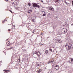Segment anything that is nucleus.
I'll return each mask as SVG.
<instances>
[{
    "instance_id": "nucleus-1",
    "label": "nucleus",
    "mask_w": 73,
    "mask_h": 73,
    "mask_svg": "<svg viewBox=\"0 0 73 73\" xmlns=\"http://www.w3.org/2000/svg\"><path fill=\"white\" fill-rule=\"evenodd\" d=\"M10 4L11 6H12L13 7H16L17 3L15 2H12V1H10Z\"/></svg>"
},
{
    "instance_id": "nucleus-2",
    "label": "nucleus",
    "mask_w": 73,
    "mask_h": 73,
    "mask_svg": "<svg viewBox=\"0 0 73 73\" xmlns=\"http://www.w3.org/2000/svg\"><path fill=\"white\" fill-rule=\"evenodd\" d=\"M72 44L70 43H66V45L65 46L66 48H68L69 50L72 47Z\"/></svg>"
},
{
    "instance_id": "nucleus-3",
    "label": "nucleus",
    "mask_w": 73,
    "mask_h": 73,
    "mask_svg": "<svg viewBox=\"0 0 73 73\" xmlns=\"http://www.w3.org/2000/svg\"><path fill=\"white\" fill-rule=\"evenodd\" d=\"M38 4L36 3H33V7H37L38 8H40V6L38 5Z\"/></svg>"
},
{
    "instance_id": "nucleus-4",
    "label": "nucleus",
    "mask_w": 73,
    "mask_h": 73,
    "mask_svg": "<svg viewBox=\"0 0 73 73\" xmlns=\"http://www.w3.org/2000/svg\"><path fill=\"white\" fill-rule=\"evenodd\" d=\"M50 51L51 52H53L54 51V48L53 47H51L50 48Z\"/></svg>"
},
{
    "instance_id": "nucleus-5",
    "label": "nucleus",
    "mask_w": 73,
    "mask_h": 73,
    "mask_svg": "<svg viewBox=\"0 0 73 73\" xmlns=\"http://www.w3.org/2000/svg\"><path fill=\"white\" fill-rule=\"evenodd\" d=\"M62 32L63 33H65L67 32V29L66 28H64L62 29Z\"/></svg>"
},
{
    "instance_id": "nucleus-6",
    "label": "nucleus",
    "mask_w": 73,
    "mask_h": 73,
    "mask_svg": "<svg viewBox=\"0 0 73 73\" xmlns=\"http://www.w3.org/2000/svg\"><path fill=\"white\" fill-rule=\"evenodd\" d=\"M35 53V54H37L38 56H40L41 55V54H40V52H39V51H36Z\"/></svg>"
},
{
    "instance_id": "nucleus-7",
    "label": "nucleus",
    "mask_w": 73,
    "mask_h": 73,
    "mask_svg": "<svg viewBox=\"0 0 73 73\" xmlns=\"http://www.w3.org/2000/svg\"><path fill=\"white\" fill-rule=\"evenodd\" d=\"M71 58V60L70 61V60H68V62H69V63H72V64H73V59L72 58Z\"/></svg>"
},
{
    "instance_id": "nucleus-8",
    "label": "nucleus",
    "mask_w": 73,
    "mask_h": 73,
    "mask_svg": "<svg viewBox=\"0 0 73 73\" xmlns=\"http://www.w3.org/2000/svg\"><path fill=\"white\" fill-rule=\"evenodd\" d=\"M41 70H42L41 69H38L37 70L36 72L37 73H40V72H41Z\"/></svg>"
},
{
    "instance_id": "nucleus-9",
    "label": "nucleus",
    "mask_w": 73,
    "mask_h": 73,
    "mask_svg": "<svg viewBox=\"0 0 73 73\" xmlns=\"http://www.w3.org/2000/svg\"><path fill=\"white\" fill-rule=\"evenodd\" d=\"M45 52L46 54H49V51L46 50L45 51Z\"/></svg>"
},
{
    "instance_id": "nucleus-10",
    "label": "nucleus",
    "mask_w": 73,
    "mask_h": 73,
    "mask_svg": "<svg viewBox=\"0 0 73 73\" xmlns=\"http://www.w3.org/2000/svg\"><path fill=\"white\" fill-rule=\"evenodd\" d=\"M62 42V41L60 40H58L56 41V42H57V43H61Z\"/></svg>"
},
{
    "instance_id": "nucleus-11",
    "label": "nucleus",
    "mask_w": 73,
    "mask_h": 73,
    "mask_svg": "<svg viewBox=\"0 0 73 73\" xmlns=\"http://www.w3.org/2000/svg\"><path fill=\"white\" fill-rule=\"evenodd\" d=\"M59 68V66H58V65H56L55 67V69H56V70H58Z\"/></svg>"
},
{
    "instance_id": "nucleus-12",
    "label": "nucleus",
    "mask_w": 73,
    "mask_h": 73,
    "mask_svg": "<svg viewBox=\"0 0 73 73\" xmlns=\"http://www.w3.org/2000/svg\"><path fill=\"white\" fill-rule=\"evenodd\" d=\"M28 13L29 14H31L32 13V10H29L28 11Z\"/></svg>"
},
{
    "instance_id": "nucleus-13",
    "label": "nucleus",
    "mask_w": 73,
    "mask_h": 73,
    "mask_svg": "<svg viewBox=\"0 0 73 73\" xmlns=\"http://www.w3.org/2000/svg\"><path fill=\"white\" fill-rule=\"evenodd\" d=\"M42 12L43 13V16H46V13H45L44 11H42Z\"/></svg>"
},
{
    "instance_id": "nucleus-14",
    "label": "nucleus",
    "mask_w": 73,
    "mask_h": 73,
    "mask_svg": "<svg viewBox=\"0 0 73 73\" xmlns=\"http://www.w3.org/2000/svg\"><path fill=\"white\" fill-rule=\"evenodd\" d=\"M49 10H51V11H54V9L53 8H52V7H50L49 8Z\"/></svg>"
},
{
    "instance_id": "nucleus-15",
    "label": "nucleus",
    "mask_w": 73,
    "mask_h": 73,
    "mask_svg": "<svg viewBox=\"0 0 73 73\" xmlns=\"http://www.w3.org/2000/svg\"><path fill=\"white\" fill-rule=\"evenodd\" d=\"M3 71L4 73H8V72H9V70H4Z\"/></svg>"
},
{
    "instance_id": "nucleus-16",
    "label": "nucleus",
    "mask_w": 73,
    "mask_h": 73,
    "mask_svg": "<svg viewBox=\"0 0 73 73\" xmlns=\"http://www.w3.org/2000/svg\"><path fill=\"white\" fill-rule=\"evenodd\" d=\"M54 1L55 3H59L60 0H55Z\"/></svg>"
},
{
    "instance_id": "nucleus-17",
    "label": "nucleus",
    "mask_w": 73,
    "mask_h": 73,
    "mask_svg": "<svg viewBox=\"0 0 73 73\" xmlns=\"http://www.w3.org/2000/svg\"><path fill=\"white\" fill-rule=\"evenodd\" d=\"M50 13H48L47 14V17H49L50 16Z\"/></svg>"
},
{
    "instance_id": "nucleus-18",
    "label": "nucleus",
    "mask_w": 73,
    "mask_h": 73,
    "mask_svg": "<svg viewBox=\"0 0 73 73\" xmlns=\"http://www.w3.org/2000/svg\"><path fill=\"white\" fill-rule=\"evenodd\" d=\"M9 44V45H11V43H10V42H9L8 41L7 43V44Z\"/></svg>"
},
{
    "instance_id": "nucleus-19",
    "label": "nucleus",
    "mask_w": 73,
    "mask_h": 73,
    "mask_svg": "<svg viewBox=\"0 0 73 73\" xmlns=\"http://www.w3.org/2000/svg\"><path fill=\"white\" fill-rule=\"evenodd\" d=\"M66 5H68V6H70V4L69 3H68Z\"/></svg>"
},
{
    "instance_id": "nucleus-20",
    "label": "nucleus",
    "mask_w": 73,
    "mask_h": 73,
    "mask_svg": "<svg viewBox=\"0 0 73 73\" xmlns=\"http://www.w3.org/2000/svg\"><path fill=\"white\" fill-rule=\"evenodd\" d=\"M53 62H54V61H52V62H51V61H50L48 62V64H50L51 63V62L52 63Z\"/></svg>"
},
{
    "instance_id": "nucleus-21",
    "label": "nucleus",
    "mask_w": 73,
    "mask_h": 73,
    "mask_svg": "<svg viewBox=\"0 0 73 73\" xmlns=\"http://www.w3.org/2000/svg\"><path fill=\"white\" fill-rule=\"evenodd\" d=\"M5 19L4 21L2 22V23L3 24H3H4V23L5 22Z\"/></svg>"
},
{
    "instance_id": "nucleus-22",
    "label": "nucleus",
    "mask_w": 73,
    "mask_h": 73,
    "mask_svg": "<svg viewBox=\"0 0 73 73\" xmlns=\"http://www.w3.org/2000/svg\"><path fill=\"white\" fill-rule=\"evenodd\" d=\"M64 3H65V4H67L68 3L67 2H66V1H64Z\"/></svg>"
},
{
    "instance_id": "nucleus-23",
    "label": "nucleus",
    "mask_w": 73,
    "mask_h": 73,
    "mask_svg": "<svg viewBox=\"0 0 73 73\" xmlns=\"http://www.w3.org/2000/svg\"><path fill=\"white\" fill-rule=\"evenodd\" d=\"M10 50H11V49H12L13 48V47H10Z\"/></svg>"
},
{
    "instance_id": "nucleus-24",
    "label": "nucleus",
    "mask_w": 73,
    "mask_h": 73,
    "mask_svg": "<svg viewBox=\"0 0 73 73\" xmlns=\"http://www.w3.org/2000/svg\"><path fill=\"white\" fill-rule=\"evenodd\" d=\"M31 5V4L30 3H29L28 4V5L30 6V5Z\"/></svg>"
},
{
    "instance_id": "nucleus-25",
    "label": "nucleus",
    "mask_w": 73,
    "mask_h": 73,
    "mask_svg": "<svg viewBox=\"0 0 73 73\" xmlns=\"http://www.w3.org/2000/svg\"><path fill=\"white\" fill-rule=\"evenodd\" d=\"M35 32V31H32V33H34V32Z\"/></svg>"
},
{
    "instance_id": "nucleus-26",
    "label": "nucleus",
    "mask_w": 73,
    "mask_h": 73,
    "mask_svg": "<svg viewBox=\"0 0 73 73\" xmlns=\"http://www.w3.org/2000/svg\"><path fill=\"white\" fill-rule=\"evenodd\" d=\"M8 50H11V48H10V47L8 48Z\"/></svg>"
},
{
    "instance_id": "nucleus-27",
    "label": "nucleus",
    "mask_w": 73,
    "mask_h": 73,
    "mask_svg": "<svg viewBox=\"0 0 73 73\" xmlns=\"http://www.w3.org/2000/svg\"><path fill=\"white\" fill-rule=\"evenodd\" d=\"M32 22H34V20L33 19L32 20Z\"/></svg>"
},
{
    "instance_id": "nucleus-28",
    "label": "nucleus",
    "mask_w": 73,
    "mask_h": 73,
    "mask_svg": "<svg viewBox=\"0 0 73 73\" xmlns=\"http://www.w3.org/2000/svg\"><path fill=\"white\" fill-rule=\"evenodd\" d=\"M72 6H73V1H72Z\"/></svg>"
},
{
    "instance_id": "nucleus-29",
    "label": "nucleus",
    "mask_w": 73,
    "mask_h": 73,
    "mask_svg": "<svg viewBox=\"0 0 73 73\" xmlns=\"http://www.w3.org/2000/svg\"><path fill=\"white\" fill-rule=\"evenodd\" d=\"M15 25H13V28H15Z\"/></svg>"
},
{
    "instance_id": "nucleus-30",
    "label": "nucleus",
    "mask_w": 73,
    "mask_h": 73,
    "mask_svg": "<svg viewBox=\"0 0 73 73\" xmlns=\"http://www.w3.org/2000/svg\"><path fill=\"white\" fill-rule=\"evenodd\" d=\"M5 1H7H7H8V0H5Z\"/></svg>"
},
{
    "instance_id": "nucleus-31",
    "label": "nucleus",
    "mask_w": 73,
    "mask_h": 73,
    "mask_svg": "<svg viewBox=\"0 0 73 73\" xmlns=\"http://www.w3.org/2000/svg\"><path fill=\"white\" fill-rule=\"evenodd\" d=\"M10 12H11V13H12V11L11 10H10Z\"/></svg>"
},
{
    "instance_id": "nucleus-32",
    "label": "nucleus",
    "mask_w": 73,
    "mask_h": 73,
    "mask_svg": "<svg viewBox=\"0 0 73 73\" xmlns=\"http://www.w3.org/2000/svg\"><path fill=\"white\" fill-rule=\"evenodd\" d=\"M41 2H42V3H43V1H42V0H41Z\"/></svg>"
},
{
    "instance_id": "nucleus-33",
    "label": "nucleus",
    "mask_w": 73,
    "mask_h": 73,
    "mask_svg": "<svg viewBox=\"0 0 73 73\" xmlns=\"http://www.w3.org/2000/svg\"><path fill=\"white\" fill-rule=\"evenodd\" d=\"M8 31H9V32H10V31H11V30H10V29H9V30H8Z\"/></svg>"
},
{
    "instance_id": "nucleus-34",
    "label": "nucleus",
    "mask_w": 73,
    "mask_h": 73,
    "mask_svg": "<svg viewBox=\"0 0 73 73\" xmlns=\"http://www.w3.org/2000/svg\"><path fill=\"white\" fill-rule=\"evenodd\" d=\"M71 26H73V23L71 25Z\"/></svg>"
},
{
    "instance_id": "nucleus-35",
    "label": "nucleus",
    "mask_w": 73,
    "mask_h": 73,
    "mask_svg": "<svg viewBox=\"0 0 73 73\" xmlns=\"http://www.w3.org/2000/svg\"><path fill=\"white\" fill-rule=\"evenodd\" d=\"M39 65H40V64H38L37 65V66H39Z\"/></svg>"
},
{
    "instance_id": "nucleus-36",
    "label": "nucleus",
    "mask_w": 73,
    "mask_h": 73,
    "mask_svg": "<svg viewBox=\"0 0 73 73\" xmlns=\"http://www.w3.org/2000/svg\"><path fill=\"white\" fill-rule=\"evenodd\" d=\"M7 46H9V44H7Z\"/></svg>"
},
{
    "instance_id": "nucleus-37",
    "label": "nucleus",
    "mask_w": 73,
    "mask_h": 73,
    "mask_svg": "<svg viewBox=\"0 0 73 73\" xmlns=\"http://www.w3.org/2000/svg\"><path fill=\"white\" fill-rule=\"evenodd\" d=\"M13 0H11L12 2V1H13Z\"/></svg>"
},
{
    "instance_id": "nucleus-38",
    "label": "nucleus",
    "mask_w": 73,
    "mask_h": 73,
    "mask_svg": "<svg viewBox=\"0 0 73 73\" xmlns=\"http://www.w3.org/2000/svg\"><path fill=\"white\" fill-rule=\"evenodd\" d=\"M8 40V39H7L6 40V41H7V40Z\"/></svg>"
},
{
    "instance_id": "nucleus-39",
    "label": "nucleus",
    "mask_w": 73,
    "mask_h": 73,
    "mask_svg": "<svg viewBox=\"0 0 73 73\" xmlns=\"http://www.w3.org/2000/svg\"><path fill=\"white\" fill-rule=\"evenodd\" d=\"M16 1H17V0H15Z\"/></svg>"
},
{
    "instance_id": "nucleus-40",
    "label": "nucleus",
    "mask_w": 73,
    "mask_h": 73,
    "mask_svg": "<svg viewBox=\"0 0 73 73\" xmlns=\"http://www.w3.org/2000/svg\"><path fill=\"white\" fill-rule=\"evenodd\" d=\"M52 61H51V62H52Z\"/></svg>"
},
{
    "instance_id": "nucleus-41",
    "label": "nucleus",
    "mask_w": 73,
    "mask_h": 73,
    "mask_svg": "<svg viewBox=\"0 0 73 73\" xmlns=\"http://www.w3.org/2000/svg\"><path fill=\"white\" fill-rule=\"evenodd\" d=\"M42 34H41V35H42Z\"/></svg>"
},
{
    "instance_id": "nucleus-42",
    "label": "nucleus",
    "mask_w": 73,
    "mask_h": 73,
    "mask_svg": "<svg viewBox=\"0 0 73 73\" xmlns=\"http://www.w3.org/2000/svg\"><path fill=\"white\" fill-rule=\"evenodd\" d=\"M1 0H0V1Z\"/></svg>"
}]
</instances>
